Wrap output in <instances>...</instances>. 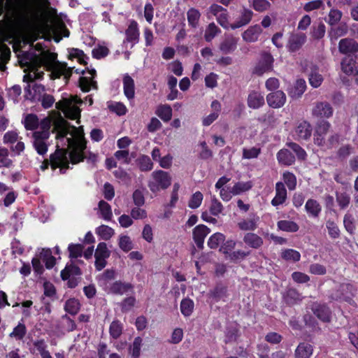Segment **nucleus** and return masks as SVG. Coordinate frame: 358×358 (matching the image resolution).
<instances>
[{
	"label": "nucleus",
	"mask_w": 358,
	"mask_h": 358,
	"mask_svg": "<svg viewBox=\"0 0 358 358\" xmlns=\"http://www.w3.org/2000/svg\"><path fill=\"white\" fill-rule=\"evenodd\" d=\"M238 39L233 36L226 37L220 44V50L225 55L232 53L237 48Z\"/></svg>",
	"instance_id": "5701e85b"
},
{
	"label": "nucleus",
	"mask_w": 358,
	"mask_h": 358,
	"mask_svg": "<svg viewBox=\"0 0 358 358\" xmlns=\"http://www.w3.org/2000/svg\"><path fill=\"white\" fill-rule=\"evenodd\" d=\"M276 157L278 163L285 166L294 164L296 160L295 156L289 150L285 148L280 150Z\"/></svg>",
	"instance_id": "b1692460"
},
{
	"label": "nucleus",
	"mask_w": 358,
	"mask_h": 358,
	"mask_svg": "<svg viewBox=\"0 0 358 358\" xmlns=\"http://www.w3.org/2000/svg\"><path fill=\"white\" fill-rule=\"evenodd\" d=\"M252 187L251 181L238 182L231 187L233 195H239L243 192L250 190Z\"/></svg>",
	"instance_id": "ea45409f"
},
{
	"label": "nucleus",
	"mask_w": 358,
	"mask_h": 358,
	"mask_svg": "<svg viewBox=\"0 0 358 358\" xmlns=\"http://www.w3.org/2000/svg\"><path fill=\"white\" fill-rule=\"evenodd\" d=\"M109 52V49L107 47L99 45L92 50V54L94 58L101 59L106 57Z\"/></svg>",
	"instance_id": "e2e57ef3"
},
{
	"label": "nucleus",
	"mask_w": 358,
	"mask_h": 358,
	"mask_svg": "<svg viewBox=\"0 0 358 358\" xmlns=\"http://www.w3.org/2000/svg\"><path fill=\"white\" fill-rule=\"evenodd\" d=\"M210 229L204 224L196 226L192 231L193 240L196 247L202 250L206 237L210 234Z\"/></svg>",
	"instance_id": "9d476101"
},
{
	"label": "nucleus",
	"mask_w": 358,
	"mask_h": 358,
	"mask_svg": "<svg viewBox=\"0 0 358 358\" xmlns=\"http://www.w3.org/2000/svg\"><path fill=\"white\" fill-rule=\"evenodd\" d=\"M354 152L355 148L352 145L348 144L339 148L337 151V156L341 159H345L351 154L354 153Z\"/></svg>",
	"instance_id": "13d9d810"
},
{
	"label": "nucleus",
	"mask_w": 358,
	"mask_h": 358,
	"mask_svg": "<svg viewBox=\"0 0 358 358\" xmlns=\"http://www.w3.org/2000/svg\"><path fill=\"white\" fill-rule=\"evenodd\" d=\"M333 108L328 102H319L313 107L312 115L317 118H328L333 115Z\"/></svg>",
	"instance_id": "4468645a"
},
{
	"label": "nucleus",
	"mask_w": 358,
	"mask_h": 358,
	"mask_svg": "<svg viewBox=\"0 0 358 358\" xmlns=\"http://www.w3.org/2000/svg\"><path fill=\"white\" fill-rule=\"evenodd\" d=\"M85 153H82L78 150H75L74 149L69 154V159L73 164H76L83 162L85 159Z\"/></svg>",
	"instance_id": "0e129e2a"
},
{
	"label": "nucleus",
	"mask_w": 358,
	"mask_h": 358,
	"mask_svg": "<svg viewBox=\"0 0 358 358\" xmlns=\"http://www.w3.org/2000/svg\"><path fill=\"white\" fill-rule=\"evenodd\" d=\"M268 105L273 108H280L286 102V95L281 90H275L266 96Z\"/></svg>",
	"instance_id": "f8f14e48"
},
{
	"label": "nucleus",
	"mask_w": 358,
	"mask_h": 358,
	"mask_svg": "<svg viewBox=\"0 0 358 358\" xmlns=\"http://www.w3.org/2000/svg\"><path fill=\"white\" fill-rule=\"evenodd\" d=\"M253 15L254 13L252 10L245 7H243L240 12V16L238 20L231 24V29L234 30L248 24L252 20Z\"/></svg>",
	"instance_id": "dca6fc26"
},
{
	"label": "nucleus",
	"mask_w": 358,
	"mask_h": 358,
	"mask_svg": "<svg viewBox=\"0 0 358 358\" xmlns=\"http://www.w3.org/2000/svg\"><path fill=\"white\" fill-rule=\"evenodd\" d=\"M57 55L48 51L43 52L38 60L40 66H43L46 70L51 71L52 78L58 79L64 76L66 80H69L72 75V69L67 67L66 63L56 61Z\"/></svg>",
	"instance_id": "f257e3e1"
},
{
	"label": "nucleus",
	"mask_w": 358,
	"mask_h": 358,
	"mask_svg": "<svg viewBox=\"0 0 358 358\" xmlns=\"http://www.w3.org/2000/svg\"><path fill=\"white\" fill-rule=\"evenodd\" d=\"M306 90V83L303 79H297L294 85H290L287 92L288 95L293 99L300 98Z\"/></svg>",
	"instance_id": "2eb2a0df"
},
{
	"label": "nucleus",
	"mask_w": 358,
	"mask_h": 358,
	"mask_svg": "<svg viewBox=\"0 0 358 358\" xmlns=\"http://www.w3.org/2000/svg\"><path fill=\"white\" fill-rule=\"evenodd\" d=\"M283 299L288 305H294L301 300L299 292H284Z\"/></svg>",
	"instance_id": "4d7b16f0"
},
{
	"label": "nucleus",
	"mask_w": 358,
	"mask_h": 358,
	"mask_svg": "<svg viewBox=\"0 0 358 358\" xmlns=\"http://www.w3.org/2000/svg\"><path fill=\"white\" fill-rule=\"evenodd\" d=\"M262 31V28L258 24L251 26L243 33V39L249 43L255 42L257 41Z\"/></svg>",
	"instance_id": "bb28decb"
},
{
	"label": "nucleus",
	"mask_w": 358,
	"mask_h": 358,
	"mask_svg": "<svg viewBox=\"0 0 358 358\" xmlns=\"http://www.w3.org/2000/svg\"><path fill=\"white\" fill-rule=\"evenodd\" d=\"M248 106L252 109H258L265 103L264 97L261 92L253 90L248 94Z\"/></svg>",
	"instance_id": "412c9836"
},
{
	"label": "nucleus",
	"mask_w": 358,
	"mask_h": 358,
	"mask_svg": "<svg viewBox=\"0 0 358 358\" xmlns=\"http://www.w3.org/2000/svg\"><path fill=\"white\" fill-rule=\"evenodd\" d=\"M49 158L52 164V171L59 169V173L64 174L70 168L67 150L65 148H60L59 146L57 145L56 150L53 153L50 154Z\"/></svg>",
	"instance_id": "39448f33"
},
{
	"label": "nucleus",
	"mask_w": 358,
	"mask_h": 358,
	"mask_svg": "<svg viewBox=\"0 0 358 358\" xmlns=\"http://www.w3.org/2000/svg\"><path fill=\"white\" fill-rule=\"evenodd\" d=\"M33 146L39 155H45L48 150L46 141L50 137L48 130L36 131L33 133Z\"/></svg>",
	"instance_id": "423d86ee"
},
{
	"label": "nucleus",
	"mask_w": 358,
	"mask_h": 358,
	"mask_svg": "<svg viewBox=\"0 0 358 358\" xmlns=\"http://www.w3.org/2000/svg\"><path fill=\"white\" fill-rule=\"evenodd\" d=\"M203 199V196L202 193L199 191L196 192L192 195L188 202L189 208L192 209H196L199 208L202 203Z\"/></svg>",
	"instance_id": "3c124183"
},
{
	"label": "nucleus",
	"mask_w": 358,
	"mask_h": 358,
	"mask_svg": "<svg viewBox=\"0 0 358 358\" xmlns=\"http://www.w3.org/2000/svg\"><path fill=\"white\" fill-rule=\"evenodd\" d=\"M259 221L260 218L256 213H250L248 218L238 222L237 226L241 231H253L258 227Z\"/></svg>",
	"instance_id": "ddd939ff"
},
{
	"label": "nucleus",
	"mask_w": 358,
	"mask_h": 358,
	"mask_svg": "<svg viewBox=\"0 0 358 358\" xmlns=\"http://www.w3.org/2000/svg\"><path fill=\"white\" fill-rule=\"evenodd\" d=\"M220 33L221 29L214 22H210L205 29L204 39L206 42H211Z\"/></svg>",
	"instance_id": "72a5a7b5"
},
{
	"label": "nucleus",
	"mask_w": 358,
	"mask_h": 358,
	"mask_svg": "<svg viewBox=\"0 0 358 358\" xmlns=\"http://www.w3.org/2000/svg\"><path fill=\"white\" fill-rule=\"evenodd\" d=\"M79 87H80L81 90L84 92H88L91 90V85H93L94 86H96V83L92 79H90L85 76H81L79 78Z\"/></svg>",
	"instance_id": "bf43d9fd"
},
{
	"label": "nucleus",
	"mask_w": 358,
	"mask_h": 358,
	"mask_svg": "<svg viewBox=\"0 0 358 358\" xmlns=\"http://www.w3.org/2000/svg\"><path fill=\"white\" fill-rule=\"evenodd\" d=\"M343 224L346 230L352 234L354 230L355 229V224L354 217L352 215L347 213L343 219Z\"/></svg>",
	"instance_id": "774afa93"
},
{
	"label": "nucleus",
	"mask_w": 358,
	"mask_h": 358,
	"mask_svg": "<svg viewBox=\"0 0 358 358\" xmlns=\"http://www.w3.org/2000/svg\"><path fill=\"white\" fill-rule=\"evenodd\" d=\"M122 331V324L119 320L113 321L109 327L110 336L114 339H117L121 336Z\"/></svg>",
	"instance_id": "37998d69"
},
{
	"label": "nucleus",
	"mask_w": 358,
	"mask_h": 358,
	"mask_svg": "<svg viewBox=\"0 0 358 358\" xmlns=\"http://www.w3.org/2000/svg\"><path fill=\"white\" fill-rule=\"evenodd\" d=\"M277 227L279 230L285 232H296L299 229L298 224L292 220H282L277 222Z\"/></svg>",
	"instance_id": "c756f323"
},
{
	"label": "nucleus",
	"mask_w": 358,
	"mask_h": 358,
	"mask_svg": "<svg viewBox=\"0 0 358 358\" xmlns=\"http://www.w3.org/2000/svg\"><path fill=\"white\" fill-rule=\"evenodd\" d=\"M329 23L331 26V30L329 32L331 41L333 42L334 39H336V29L334 26L336 25V9L331 8L329 14Z\"/></svg>",
	"instance_id": "052dcab7"
},
{
	"label": "nucleus",
	"mask_w": 358,
	"mask_h": 358,
	"mask_svg": "<svg viewBox=\"0 0 358 358\" xmlns=\"http://www.w3.org/2000/svg\"><path fill=\"white\" fill-rule=\"evenodd\" d=\"M5 17L6 25L12 30L19 29L29 22L27 15L19 12L13 5L8 8Z\"/></svg>",
	"instance_id": "20e7f679"
},
{
	"label": "nucleus",
	"mask_w": 358,
	"mask_h": 358,
	"mask_svg": "<svg viewBox=\"0 0 358 358\" xmlns=\"http://www.w3.org/2000/svg\"><path fill=\"white\" fill-rule=\"evenodd\" d=\"M225 241V236L220 232L213 234L208 240V246L211 249H216Z\"/></svg>",
	"instance_id": "e433bc0d"
},
{
	"label": "nucleus",
	"mask_w": 358,
	"mask_h": 358,
	"mask_svg": "<svg viewBox=\"0 0 358 358\" xmlns=\"http://www.w3.org/2000/svg\"><path fill=\"white\" fill-rule=\"evenodd\" d=\"M282 179L289 190H294L296 187V177L289 171H285L282 174Z\"/></svg>",
	"instance_id": "a18cd8bd"
},
{
	"label": "nucleus",
	"mask_w": 358,
	"mask_h": 358,
	"mask_svg": "<svg viewBox=\"0 0 358 358\" xmlns=\"http://www.w3.org/2000/svg\"><path fill=\"white\" fill-rule=\"evenodd\" d=\"M22 93V88L19 85H14L11 87L6 89L7 97L9 100L13 101L14 103L19 102V98Z\"/></svg>",
	"instance_id": "4c0bfd02"
},
{
	"label": "nucleus",
	"mask_w": 358,
	"mask_h": 358,
	"mask_svg": "<svg viewBox=\"0 0 358 358\" xmlns=\"http://www.w3.org/2000/svg\"><path fill=\"white\" fill-rule=\"evenodd\" d=\"M55 101V99L54 96L52 95L47 94V93L45 95H43L41 97V99L38 101V102L41 103V106L44 109H48V108H51L53 106Z\"/></svg>",
	"instance_id": "338daca9"
},
{
	"label": "nucleus",
	"mask_w": 358,
	"mask_h": 358,
	"mask_svg": "<svg viewBox=\"0 0 358 358\" xmlns=\"http://www.w3.org/2000/svg\"><path fill=\"white\" fill-rule=\"evenodd\" d=\"M338 48L342 53L355 55L358 52V43L352 38H343L339 41Z\"/></svg>",
	"instance_id": "aec40b11"
},
{
	"label": "nucleus",
	"mask_w": 358,
	"mask_h": 358,
	"mask_svg": "<svg viewBox=\"0 0 358 358\" xmlns=\"http://www.w3.org/2000/svg\"><path fill=\"white\" fill-rule=\"evenodd\" d=\"M306 41V36L303 33L292 34L289 38L287 48L290 52L300 50Z\"/></svg>",
	"instance_id": "9b49d317"
},
{
	"label": "nucleus",
	"mask_w": 358,
	"mask_h": 358,
	"mask_svg": "<svg viewBox=\"0 0 358 358\" xmlns=\"http://www.w3.org/2000/svg\"><path fill=\"white\" fill-rule=\"evenodd\" d=\"M345 189V192H341L339 194L337 193V203L342 209L348 206L350 201V194L352 193L350 186H347Z\"/></svg>",
	"instance_id": "2f4dec72"
},
{
	"label": "nucleus",
	"mask_w": 358,
	"mask_h": 358,
	"mask_svg": "<svg viewBox=\"0 0 358 358\" xmlns=\"http://www.w3.org/2000/svg\"><path fill=\"white\" fill-rule=\"evenodd\" d=\"M156 114L164 122H169L172 117V108L169 105H160L156 110Z\"/></svg>",
	"instance_id": "f704fd0d"
},
{
	"label": "nucleus",
	"mask_w": 358,
	"mask_h": 358,
	"mask_svg": "<svg viewBox=\"0 0 358 358\" xmlns=\"http://www.w3.org/2000/svg\"><path fill=\"white\" fill-rule=\"evenodd\" d=\"M224 207L222 203L214 196L211 200L209 208L210 213L214 216H218L223 210Z\"/></svg>",
	"instance_id": "8fccbe9b"
},
{
	"label": "nucleus",
	"mask_w": 358,
	"mask_h": 358,
	"mask_svg": "<svg viewBox=\"0 0 358 358\" xmlns=\"http://www.w3.org/2000/svg\"><path fill=\"white\" fill-rule=\"evenodd\" d=\"M110 255V252L108 250L106 243L101 242L97 245L94 257L108 258Z\"/></svg>",
	"instance_id": "680f3d73"
},
{
	"label": "nucleus",
	"mask_w": 358,
	"mask_h": 358,
	"mask_svg": "<svg viewBox=\"0 0 358 358\" xmlns=\"http://www.w3.org/2000/svg\"><path fill=\"white\" fill-rule=\"evenodd\" d=\"M243 240L246 245L255 250L259 249L264 244L263 238L257 234L252 232L246 233L244 235Z\"/></svg>",
	"instance_id": "4be33fe9"
},
{
	"label": "nucleus",
	"mask_w": 358,
	"mask_h": 358,
	"mask_svg": "<svg viewBox=\"0 0 358 358\" xmlns=\"http://www.w3.org/2000/svg\"><path fill=\"white\" fill-rule=\"evenodd\" d=\"M201 17V13L194 8H189L187 12L188 24L192 28H196L199 26Z\"/></svg>",
	"instance_id": "7c9ffc66"
},
{
	"label": "nucleus",
	"mask_w": 358,
	"mask_h": 358,
	"mask_svg": "<svg viewBox=\"0 0 358 358\" xmlns=\"http://www.w3.org/2000/svg\"><path fill=\"white\" fill-rule=\"evenodd\" d=\"M274 59L271 53L264 52L253 69V73L259 76L273 70Z\"/></svg>",
	"instance_id": "0eeeda50"
},
{
	"label": "nucleus",
	"mask_w": 358,
	"mask_h": 358,
	"mask_svg": "<svg viewBox=\"0 0 358 358\" xmlns=\"http://www.w3.org/2000/svg\"><path fill=\"white\" fill-rule=\"evenodd\" d=\"M96 233L103 240L108 241L113 236L114 230L107 225L102 224L96 228Z\"/></svg>",
	"instance_id": "c03bdc74"
},
{
	"label": "nucleus",
	"mask_w": 358,
	"mask_h": 358,
	"mask_svg": "<svg viewBox=\"0 0 358 358\" xmlns=\"http://www.w3.org/2000/svg\"><path fill=\"white\" fill-rule=\"evenodd\" d=\"M312 126L307 121H302L296 127L295 132L299 139L307 140L312 134Z\"/></svg>",
	"instance_id": "393cba45"
},
{
	"label": "nucleus",
	"mask_w": 358,
	"mask_h": 358,
	"mask_svg": "<svg viewBox=\"0 0 358 358\" xmlns=\"http://www.w3.org/2000/svg\"><path fill=\"white\" fill-rule=\"evenodd\" d=\"M281 257L286 261L299 262L301 259V254L294 249H285L281 252Z\"/></svg>",
	"instance_id": "79ce46f5"
},
{
	"label": "nucleus",
	"mask_w": 358,
	"mask_h": 358,
	"mask_svg": "<svg viewBox=\"0 0 358 358\" xmlns=\"http://www.w3.org/2000/svg\"><path fill=\"white\" fill-rule=\"evenodd\" d=\"M252 7L259 13H263L271 7V3L268 0H252Z\"/></svg>",
	"instance_id": "09e8293b"
},
{
	"label": "nucleus",
	"mask_w": 358,
	"mask_h": 358,
	"mask_svg": "<svg viewBox=\"0 0 358 358\" xmlns=\"http://www.w3.org/2000/svg\"><path fill=\"white\" fill-rule=\"evenodd\" d=\"M341 70L347 76L358 75V56L347 55L341 62Z\"/></svg>",
	"instance_id": "6e6552de"
},
{
	"label": "nucleus",
	"mask_w": 358,
	"mask_h": 358,
	"mask_svg": "<svg viewBox=\"0 0 358 358\" xmlns=\"http://www.w3.org/2000/svg\"><path fill=\"white\" fill-rule=\"evenodd\" d=\"M82 103V99L77 95H74L68 98L62 97L55 103V107L62 111L67 118L75 120L80 117L81 110L77 104Z\"/></svg>",
	"instance_id": "f03ea898"
},
{
	"label": "nucleus",
	"mask_w": 358,
	"mask_h": 358,
	"mask_svg": "<svg viewBox=\"0 0 358 358\" xmlns=\"http://www.w3.org/2000/svg\"><path fill=\"white\" fill-rule=\"evenodd\" d=\"M314 315L324 322H328L331 319V311L329 308L323 304L314 303L311 307Z\"/></svg>",
	"instance_id": "6ab92c4d"
},
{
	"label": "nucleus",
	"mask_w": 358,
	"mask_h": 358,
	"mask_svg": "<svg viewBox=\"0 0 358 358\" xmlns=\"http://www.w3.org/2000/svg\"><path fill=\"white\" fill-rule=\"evenodd\" d=\"M80 309V303L75 299H69L65 304V310L71 315H76Z\"/></svg>",
	"instance_id": "6e6d98bb"
},
{
	"label": "nucleus",
	"mask_w": 358,
	"mask_h": 358,
	"mask_svg": "<svg viewBox=\"0 0 358 358\" xmlns=\"http://www.w3.org/2000/svg\"><path fill=\"white\" fill-rule=\"evenodd\" d=\"M308 80L310 85L315 88L320 87L323 81L322 76L318 73V68L315 65H312Z\"/></svg>",
	"instance_id": "473e14b6"
},
{
	"label": "nucleus",
	"mask_w": 358,
	"mask_h": 358,
	"mask_svg": "<svg viewBox=\"0 0 358 358\" xmlns=\"http://www.w3.org/2000/svg\"><path fill=\"white\" fill-rule=\"evenodd\" d=\"M83 248L84 247L81 244H69L68 246L69 257L71 259H77L78 257H82Z\"/></svg>",
	"instance_id": "de8ad7c7"
},
{
	"label": "nucleus",
	"mask_w": 358,
	"mask_h": 358,
	"mask_svg": "<svg viewBox=\"0 0 358 358\" xmlns=\"http://www.w3.org/2000/svg\"><path fill=\"white\" fill-rule=\"evenodd\" d=\"M99 208L101 217L105 220H110L113 215L110 206L106 201L101 200L99 202Z\"/></svg>",
	"instance_id": "49530a36"
},
{
	"label": "nucleus",
	"mask_w": 358,
	"mask_h": 358,
	"mask_svg": "<svg viewBox=\"0 0 358 358\" xmlns=\"http://www.w3.org/2000/svg\"><path fill=\"white\" fill-rule=\"evenodd\" d=\"M44 85L34 83L32 86L28 84L24 87V97L33 103L38 102L41 97L46 94Z\"/></svg>",
	"instance_id": "1a4fd4ad"
},
{
	"label": "nucleus",
	"mask_w": 358,
	"mask_h": 358,
	"mask_svg": "<svg viewBox=\"0 0 358 358\" xmlns=\"http://www.w3.org/2000/svg\"><path fill=\"white\" fill-rule=\"evenodd\" d=\"M313 351V346L310 344L301 343L295 350V358H310Z\"/></svg>",
	"instance_id": "c85d7f7f"
},
{
	"label": "nucleus",
	"mask_w": 358,
	"mask_h": 358,
	"mask_svg": "<svg viewBox=\"0 0 358 358\" xmlns=\"http://www.w3.org/2000/svg\"><path fill=\"white\" fill-rule=\"evenodd\" d=\"M136 162L139 169L141 171H149L153 169V163L148 155H141Z\"/></svg>",
	"instance_id": "c9c22d12"
},
{
	"label": "nucleus",
	"mask_w": 358,
	"mask_h": 358,
	"mask_svg": "<svg viewBox=\"0 0 358 358\" xmlns=\"http://www.w3.org/2000/svg\"><path fill=\"white\" fill-rule=\"evenodd\" d=\"M287 198V189L282 182H278L275 184V195L271 200V203L273 206H278L283 204Z\"/></svg>",
	"instance_id": "a211bd4d"
},
{
	"label": "nucleus",
	"mask_w": 358,
	"mask_h": 358,
	"mask_svg": "<svg viewBox=\"0 0 358 358\" xmlns=\"http://www.w3.org/2000/svg\"><path fill=\"white\" fill-rule=\"evenodd\" d=\"M305 209L309 216L315 218L319 216L322 210V208L319 202L313 199H309L306 201Z\"/></svg>",
	"instance_id": "cd10ccee"
},
{
	"label": "nucleus",
	"mask_w": 358,
	"mask_h": 358,
	"mask_svg": "<svg viewBox=\"0 0 358 358\" xmlns=\"http://www.w3.org/2000/svg\"><path fill=\"white\" fill-rule=\"evenodd\" d=\"M143 339L139 336L136 337L129 347V353L132 358H138L140 357Z\"/></svg>",
	"instance_id": "a19ab883"
},
{
	"label": "nucleus",
	"mask_w": 358,
	"mask_h": 358,
	"mask_svg": "<svg viewBox=\"0 0 358 358\" xmlns=\"http://www.w3.org/2000/svg\"><path fill=\"white\" fill-rule=\"evenodd\" d=\"M287 146L289 147L293 152H294L299 160H304L307 156V154L303 148H302L299 144L294 142L287 143Z\"/></svg>",
	"instance_id": "603ef678"
},
{
	"label": "nucleus",
	"mask_w": 358,
	"mask_h": 358,
	"mask_svg": "<svg viewBox=\"0 0 358 358\" xmlns=\"http://www.w3.org/2000/svg\"><path fill=\"white\" fill-rule=\"evenodd\" d=\"M119 247L125 252L130 251L133 248L132 241L129 236L122 235L119 238Z\"/></svg>",
	"instance_id": "864d4df0"
},
{
	"label": "nucleus",
	"mask_w": 358,
	"mask_h": 358,
	"mask_svg": "<svg viewBox=\"0 0 358 358\" xmlns=\"http://www.w3.org/2000/svg\"><path fill=\"white\" fill-rule=\"evenodd\" d=\"M126 38L123 43H131V48L136 44L139 41V30L138 28V23L133 20L125 31Z\"/></svg>",
	"instance_id": "f3484780"
},
{
	"label": "nucleus",
	"mask_w": 358,
	"mask_h": 358,
	"mask_svg": "<svg viewBox=\"0 0 358 358\" xmlns=\"http://www.w3.org/2000/svg\"><path fill=\"white\" fill-rule=\"evenodd\" d=\"M123 90L125 96L129 99H133L135 95V84L134 79L128 74L123 78Z\"/></svg>",
	"instance_id": "a878e982"
},
{
	"label": "nucleus",
	"mask_w": 358,
	"mask_h": 358,
	"mask_svg": "<svg viewBox=\"0 0 358 358\" xmlns=\"http://www.w3.org/2000/svg\"><path fill=\"white\" fill-rule=\"evenodd\" d=\"M194 308V302L189 299H183L180 303V310L185 317L189 316Z\"/></svg>",
	"instance_id": "5fc2aeb1"
},
{
	"label": "nucleus",
	"mask_w": 358,
	"mask_h": 358,
	"mask_svg": "<svg viewBox=\"0 0 358 358\" xmlns=\"http://www.w3.org/2000/svg\"><path fill=\"white\" fill-rule=\"evenodd\" d=\"M217 22L222 26L224 29H229L230 27L231 24L229 22V14L228 11L226 9V12H222L218 14L216 17Z\"/></svg>",
	"instance_id": "69168bd1"
},
{
	"label": "nucleus",
	"mask_w": 358,
	"mask_h": 358,
	"mask_svg": "<svg viewBox=\"0 0 358 358\" xmlns=\"http://www.w3.org/2000/svg\"><path fill=\"white\" fill-rule=\"evenodd\" d=\"M39 124L38 116L35 114H28L24 121V125L27 130L33 131L38 128Z\"/></svg>",
	"instance_id": "58836bf2"
},
{
	"label": "nucleus",
	"mask_w": 358,
	"mask_h": 358,
	"mask_svg": "<svg viewBox=\"0 0 358 358\" xmlns=\"http://www.w3.org/2000/svg\"><path fill=\"white\" fill-rule=\"evenodd\" d=\"M152 179L148 181V186L152 193L161 189H166L171 184V177L168 172L157 170L152 173Z\"/></svg>",
	"instance_id": "7ed1b4c3"
}]
</instances>
